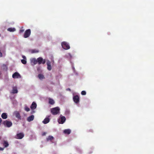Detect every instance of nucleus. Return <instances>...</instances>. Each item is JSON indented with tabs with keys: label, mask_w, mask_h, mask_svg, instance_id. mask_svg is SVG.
Wrapping results in <instances>:
<instances>
[{
	"label": "nucleus",
	"mask_w": 154,
	"mask_h": 154,
	"mask_svg": "<svg viewBox=\"0 0 154 154\" xmlns=\"http://www.w3.org/2000/svg\"><path fill=\"white\" fill-rule=\"evenodd\" d=\"M38 78L40 79H42L45 78L44 75L41 74H39L38 75Z\"/></svg>",
	"instance_id": "22"
},
{
	"label": "nucleus",
	"mask_w": 154,
	"mask_h": 154,
	"mask_svg": "<svg viewBox=\"0 0 154 154\" xmlns=\"http://www.w3.org/2000/svg\"><path fill=\"white\" fill-rule=\"evenodd\" d=\"M66 118L64 116H62L60 119L58 120V122L60 124H63L66 120Z\"/></svg>",
	"instance_id": "8"
},
{
	"label": "nucleus",
	"mask_w": 154,
	"mask_h": 154,
	"mask_svg": "<svg viewBox=\"0 0 154 154\" xmlns=\"http://www.w3.org/2000/svg\"><path fill=\"white\" fill-rule=\"evenodd\" d=\"M60 109L58 107L52 108L51 109V112L53 115H56L59 112Z\"/></svg>",
	"instance_id": "1"
},
{
	"label": "nucleus",
	"mask_w": 154,
	"mask_h": 154,
	"mask_svg": "<svg viewBox=\"0 0 154 154\" xmlns=\"http://www.w3.org/2000/svg\"><path fill=\"white\" fill-rule=\"evenodd\" d=\"M1 117L2 119H5L7 118V115L6 113H3L1 115Z\"/></svg>",
	"instance_id": "17"
},
{
	"label": "nucleus",
	"mask_w": 154,
	"mask_h": 154,
	"mask_svg": "<svg viewBox=\"0 0 154 154\" xmlns=\"http://www.w3.org/2000/svg\"><path fill=\"white\" fill-rule=\"evenodd\" d=\"M62 46L63 48L66 50H68L70 48L69 44L66 42H63L62 43Z\"/></svg>",
	"instance_id": "2"
},
{
	"label": "nucleus",
	"mask_w": 154,
	"mask_h": 154,
	"mask_svg": "<svg viewBox=\"0 0 154 154\" xmlns=\"http://www.w3.org/2000/svg\"><path fill=\"white\" fill-rule=\"evenodd\" d=\"M21 62L22 63L24 64H25L26 63V61L25 59L22 60H21Z\"/></svg>",
	"instance_id": "24"
},
{
	"label": "nucleus",
	"mask_w": 154,
	"mask_h": 154,
	"mask_svg": "<svg viewBox=\"0 0 154 154\" xmlns=\"http://www.w3.org/2000/svg\"><path fill=\"white\" fill-rule=\"evenodd\" d=\"M14 114L15 115L16 117H17L18 119H20L21 116L19 112H18L17 111H16L14 112Z\"/></svg>",
	"instance_id": "13"
},
{
	"label": "nucleus",
	"mask_w": 154,
	"mask_h": 154,
	"mask_svg": "<svg viewBox=\"0 0 154 154\" xmlns=\"http://www.w3.org/2000/svg\"><path fill=\"white\" fill-rule=\"evenodd\" d=\"M63 132L64 134H69L71 132V131L69 129H67L65 130Z\"/></svg>",
	"instance_id": "20"
},
{
	"label": "nucleus",
	"mask_w": 154,
	"mask_h": 154,
	"mask_svg": "<svg viewBox=\"0 0 154 154\" xmlns=\"http://www.w3.org/2000/svg\"><path fill=\"white\" fill-rule=\"evenodd\" d=\"M12 77L14 79L18 78L20 77V75L18 72H16L13 74Z\"/></svg>",
	"instance_id": "9"
},
{
	"label": "nucleus",
	"mask_w": 154,
	"mask_h": 154,
	"mask_svg": "<svg viewBox=\"0 0 154 154\" xmlns=\"http://www.w3.org/2000/svg\"><path fill=\"white\" fill-rule=\"evenodd\" d=\"M2 122V119L1 118H0V125H1Z\"/></svg>",
	"instance_id": "32"
},
{
	"label": "nucleus",
	"mask_w": 154,
	"mask_h": 154,
	"mask_svg": "<svg viewBox=\"0 0 154 154\" xmlns=\"http://www.w3.org/2000/svg\"><path fill=\"white\" fill-rule=\"evenodd\" d=\"M50 121V119L48 118H45L42 121V122L44 124L48 123Z\"/></svg>",
	"instance_id": "15"
},
{
	"label": "nucleus",
	"mask_w": 154,
	"mask_h": 154,
	"mask_svg": "<svg viewBox=\"0 0 154 154\" xmlns=\"http://www.w3.org/2000/svg\"><path fill=\"white\" fill-rule=\"evenodd\" d=\"M23 58L24 59H26V58L25 56H23Z\"/></svg>",
	"instance_id": "33"
},
{
	"label": "nucleus",
	"mask_w": 154,
	"mask_h": 154,
	"mask_svg": "<svg viewBox=\"0 0 154 154\" xmlns=\"http://www.w3.org/2000/svg\"><path fill=\"white\" fill-rule=\"evenodd\" d=\"M34 118V115H32L27 118V120L29 122H30L33 120Z\"/></svg>",
	"instance_id": "12"
},
{
	"label": "nucleus",
	"mask_w": 154,
	"mask_h": 154,
	"mask_svg": "<svg viewBox=\"0 0 154 154\" xmlns=\"http://www.w3.org/2000/svg\"><path fill=\"white\" fill-rule=\"evenodd\" d=\"M48 103L51 105H53L54 103V101L53 100L50 98L49 99Z\"/></svg>",
	"instance_id": "21"
},
{
	"label": "nucleus",
	"mask_w": 154,
	"mask_h": 154,
	"mask_svg": "<svg viewBox=\"0 0 154 154\" xmlns=\"http://www.w3.org/2000/svg\"><path fill=\"white\" fill-rule=\"evenodd\" d=\"M33 112H34V111H33Z\"/></svg>",
	"instance_id": "35"
},
{
	"label": "nucleus",
	"mask_w": 154,
	"mask_h": 154,
	"mask_svg": "<svg viewBox=\"0 0 154 154\" xmlns=\"http://www.w3.org/2000/svg\"><path fill=\"white\" fill-rule=\"evenodd\" d=\"M51 63L49 60H48L47 62V68L49 71H50L52 69V67L51 66Z\"/></svg>",
	"instance_id": "10"
},
{
	"label": "nucleus",
	"mask_w": 154,
	"mask_h": 154,
	"mask_svg": "<svg viewBox=\"0 0 154 154\" xmlns=\"http://www.w3.org/2000/svg\"><path fill=\"white\" fill-rule=\"evenodd\" d=\"M24 31V29H21L20 30V33L23 32Z\"/></svg>",
	"instance_id": "28"
},
{
	"label": "nucleus",
	"mask_w": 154,
	"mask_h": 154,
	"mask_svg": "<svg viewBox=\"0 0 154 154\" xmlns=\"http://www.w3.org/2000/svg\"><path fill=\"white\" fill-rule=\"evenodd\" d=\"M31 30L29 29L26 30L24 34L23 37L24 38L28 37L31 34Z\"/></svg>",
	"instance_id": "3"
},
{
	"label": "nucleus",
	"mask_w": 154,
	"mask_h": 154,
	"mask_svg": "<svg viewBox=\"0 0 154 154\" xmlns=\"http://www.w3.org/2000/svg\"><path fill=\"white\" fill-rule=\"evenodd\" d=\"M86 94V91H82L81 92V94L82 95H85Z\"/></svg>",
	"instance_id": "26"
},
{
	"label": "nucleus",
	"mask_w": 154,
	"mask_h": 154,
	"mask_svg": "<svg viewBox=\"0 0 154 154\" xmlns=\"http://www.w3.org/2000/svg\"><path fill=\"white\" fill-rule=\"evenodd\" d=\"M25 110L27 112H28L30 110V109L28 107L26 106L25 107Z\"/></svg>",
	"instance_id": "25"
},
{
	"label": "nucleus",
	"mask_w": 154,
	"mask_h": 154,
	"mask_svg": "<svg viewBox=\"0 0 154 154\" xmlns=\"http://www.w3.org/2000/svg\"><path fill=\"white\" fill-rule=\"evenodd\" d=\"M54 139V137L51 136H49L47 138L46 140L47 141H48L49 140L51 141L53 140Z\"/></svg>",
	"instance_id": "18"
},
{
	"label": "nucleus",
	"mask_w": 154,
	"mask_h": 154,
	"mask_svg": "<svg viewBox=\"0 0 154 154\" xmlns=\"http://www.w3.org/2000/svg\"><path fill=\"white\" fill-rule=\"evenodd\" d=\"M38 51L36 50H33L32 51V53H38Z\"/></svg>",
	"instance_id": "27"
},
{
	"label": "nucleus",
	"mask_w": 154,
	"mask_h": 154,
	"mask_svg": "<svg viewBox=\"0 0 154 154\" xmlns=\"http://www.w3.org/2000/svg\"><path fill=\"white\" fill-rule=\"evenodd\" d=\"M66 90L67 91H71V90L69 88H68L66 89Z\"/></svg>",
	"instance_id": "31"
},
{
	"label": "nucleus",
	"mask_w": 154,
	"mask_h": 154,
	"mask_svg": "<svg viewBox=\"0 0 154 154\" xmlns=\"http://www.w3.org/2000/svg\"><path fill=\"white\" fill-rule=\"evenodd\" d=\"M3 123L8 128L11 127L12 125V122H11L8 121L7 120L4 121Z\"/></svg>",
	"instance_id": "4"
},
{
	"label": "nucleus",
	"mask_w": 154,
	"mask_h": 154,
	"mask_svg": "<svg viewBox=\"0 0 154 154\" xmlns=\"http://www.w3.org/2000/svg\"><path fill=\"white\" fill-rule=\"evenodd\" d=\"M37 62L39 64H44L45 62V60H43L41 57H39L37 58Z\"/></svg>",
	"instance_id": "5"
},
{
	"label": "nucleus",
	"mask_w": 154,
	"mask_h": 154,
	"mask_svg": "<svg viewBox=\"0 0 154 154\" xmlns=\"http://www.w3.org/2000/svg\"><path fill=\"white\" fill-rule=\"evenodd\" d=\"M1 110L0 109V112H1Z\"/></svg>",
	"instance_id": "34"
},
{
	"label": "nucleus",
	"mask_w": 154,
	"mask_h": 154,
	"mask_svg": "<svg viewBox=\"0 0 154 154\" xmlns=\"http://www.w3.org/2000/svg\"><path fill=\"white\" fill-rule=\"evenodd\" d=\"M16 30V29L14 28H9L7 29V30L10 32H14Z\"/></svg>",
	"instance_id": "19"
},
{
	"label": "nucleus",
	"mask_w": 154,
	"mask_h": 154,
	"mask_svg": "<svg viewBox=\"0 0 154 154\" xmlns=\"http://www.w3.org/2000/svg\"><path fill=\"white\" fill-rule=\"evenodd\" d=\"M18 90L16 87H13V89L11 93L13 94H16L18 93Z\"/></svg>",
	"instance_id": "14"
},
{
	"label": "nucleus",
	"mask_w": 154,
	"mask_h": 154,
	"mask_svg": "<svg viewBox=\"0 0 154 154\" xmlns=\"http://www.w3.org/2000/svg\"><path fill=\"white\" fill-rule=\"evenodd\" d=\"M32 62L34 64H37L38 63L37 59L36 60L35 58H33L32 60Z\"/></svg>",
	"instance_id": "23"
},
{
	"label": "nucleus",
	"mask_w": 154,
	"mask_h": 154,
	"mask_svg": "<svg viewBox=\"0 0 154 154\" xmlns=\"http://www.w3.org/2000/svg\"><path fill=\"white\" fill-rule=\"evenodd\" d=\"M3 144L4 146L5 147H8L9 146V144L8 142L5 140H4Z\"/></svg>",
	"instance_id": "16"
},
{
	"label": "nucleus",
	"mask_w": 154,
	"mask_h": 154,
	"mask_svg": "<svg viewBox=\"0 0 154 154\" xmlns=\"http://www.w3.org/2000/svg\"><path fill=\"white\" fill-rule=\"evenodd\" d=\"M73 100L74 101L76 104L79 103V96L77 95H75L73 97Z\"/></svg>",
	"instance_id": "7"
},
{
	"label": "nucleus",
	"mask_w": 154,
	"mask_h": 154,
	"mask_svg": "<svg viewBox=\"0 0 154 154\" xmlns=\"http://www.w3.org/2000/svg\"><path fill=\"white\" fill-rule=\"evenodd\" d=\"M4 149V148H2V147H0V150L2 151Z\"/></svg>",
	"instance_id": "30"
},
{
	"label": "nucleus",
	"mask_w": 154,
	"mask_h": 154,
	"mask_svg": "<svg viewBox=\"0 0 154 154\" xmlns=\"http://www.w3.org/2000/svg\"><path fill=\"white\" fill-rule=\"evenodd\" d=\"M24 137V134L22 133L17 134L15 136V138L17 139H21Z\"/></svg>",
	"instance_id": "6"
},
{
	"label": "nucleus",
	"mask_w": 154,
	"mask_h": 154,
	"mask_svg": "<svg viewBox=\"0 0 154 154\" xmlns=\"http://www.w3.org/2000/svg\"><path fill=\"white\" fill-rule=\"evenodd\" d=\"M37 104L35 102H33L30 106V108L32 109H34L36 108Z\"/></svg>",
	"instance_id": "11"
},
{
	"label": "nucleus",
	"mask_w": 154,
	"mask_h": 154,
	"mask_svg": "<svg viewBox=\"0 0 154 154\" xmlns=\"http://www.w3.org/2000/svg\"><path fill=\"white\" fill-rule=\"evenodd\" d=\"M46 134V133L44 132L42 133V136H45Z\"/></svg>",
	"instance_id": "29"
}]
</instances>
